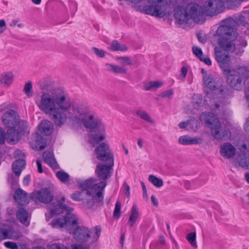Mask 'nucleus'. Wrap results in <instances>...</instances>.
Here are the masks:
<instances>
[{
  "instance_id": "nucleus-63",
  "label": "nucleus",
  "mask_w": 249,
  "mask_h": 249,
  "mask_svg": "<svg viewBox=\"0 0 249 249\" xmlns=\"http://www.w3.org/2000/svg\"><path fill=\"white\" fill-rule=\"evenodd\" d=\"M187 69L185 67H183L181 69V74L183 76V77L184 78L185 77L186 74H187Z\"/></svg>"
},
{
  "instance_id": "nucleus-15",
  "label": "nucleus",
  "mask_w": 249,
  "mask_h": 249,
  "mask_svg": "<svg viewBox=\"0 0 249 249\" xmlns=\"http://www.w3.org/2000/svg\"><path fill=\"white\" fill-rule=\"evenodd\" d=\"M14 155L16 160L12 164V170L15 175L19 177L22 170L25 167V155L21 150H17L14 152Z\"/></svg>"
},
{
  "instance_id": "nucleus-58",
  "label": "nucleus",
  "mask_w": 249,
  "mask_h": 249,
  "mask_svg": "<svg viewBox=\"0 0 249 249\" xmlns=\"http://www.w3.org/2000/svg\"><path fill=\"white\" fill-rule=\"evenodd\" d=\"M238 41L239 42L238 45L241 47H246L247 46V42L242 37L239 38L238 39Z\"/></svg>"
},
{
  "instance_id": "nucleus-21",
  "label": "nucleus",
  "mask_w": 249,
  "mask_h": 249,
  "mask_svg": "<svg viewBox=\"0 0 249 249\" xmlns=\"http://www.w3.org/2000/svg\"><path fill=\"white\" fill-rule=\"evenodd\" d=\"M201 137H192L189 135L180 136L178 138V143L182 145H192L199 144L202 142Z\"/></svg>"
},
{
  "instance_id": "nucleus-17",
  "label": "nucleus",
  "mask_w": 249,
  "mask_h": 249,
  "mask_svg": "<svg viewBox=\"0 0 249 249\" xmlns=\"http://www.w3.org/2000/svg\"><path fill=\"white\" fill-rule=\"evenodd\" d=\"M215 58L223 72L231 69L229 63L231 60L229 54L223 53L219 49L215 47L214 49Z\"/></svg>"
},
{
  "instance_id": "nucleus-36",
  "label": "nucleus",
  "mask_w": 249,
  "mask_h": 249,
  "mask_svg": "<svg viewBox=\"0 0 249 249\" xmlns=\"http://www.w3.org/2000/svg\"><path fill=\"white\" fill-rule=\"evenodd\" d=\"M51 86V82L49 79H45L39 82V88L42 91L52 90Z\"/></svg>"
},
{
  "instance_id": "nucleus-46",
  "label": "nucleus",
  "mask_w": 249,
  "mask_h": 249,
  "mask_svg": "<svg viewBox=\"0 0 249 249\" xmlns=\"http://www.w3.org/2000/svg\"><path fill=\"white\" fill-rule=\"evenodd\" d=\"M173 90L172 89H169L161 92L160 96L163 98L171 99L173 97Z\"/></svg>"
},
{
  "instance_id": "nucleus-54",
  "label": "nucleus",
  "mask_w": 249,
  "mask_h": 249,
  "mask_svg": "<svg viewBox=\"0 0 249 249\" xmlns=\"http://www.w3.org/2000/svg\"><path fill=\"white\" fill-rule=\"evenodd\" d=\"M123 187L125 190L124 193L125 196L129 197L130 196V187L129 185L126 182H124L123 184Z\"/></svg>"
},
{
  "instance_id": "nucleus-45",
  "label": "nucleus",
  "mask_w": 249,
  "mask_h": 249,
  "mask_svg": "<svg viewBox=\"0 0 249 249\" xmlns=\"http://www.w3.org/2000/svg\"><path fill=\"white\" fill-rule=\"evenodd\" d=\"M92 138L95 142L98 144L100 142L103 141L105 139V136L103 134L99 135L97 133H94L92 135Z\"/></svg>"
},
{
  "instance_id": "nucleus-10",
  "label": "nucleus",
  "mask_w": 249,
  "mask_h": 249,
  "mask_svg": "<svg viewBox=\"0 0 249 249\" xmlns=\"http://www.w3.org/2000/svg\"><path fill=\"white\" fill-rule=\"evenodd\" d=\"M150 5H145L140 11L146 15L159 18H163L165 15L167 3L163 0H149Z\"/></svg>"
},
{
  "instance_id": "nucleus-25",
  "label": "nucleus",
  "mask_w": 249,
  "mask_h": 249,
  "mask_svg": "<svg viewBox=\"0 0 249 249\" xmlns=\"http://www.w3.org/2000/svg\"><path fill=\"white\" fill-rule=\"evenodd\" d=\"M53 130V125L50 121L45 120L41 122L39 130L41 133L49 136L52 133Z\"/></svg>"
},
{
  "instance_id": "nucleus-9",
  "label": "nucleus",
  "mask_w": 249,
  "mask_h": 249,
  "mask_svg": "<svg viewBox=\"0 0 249 249\" xmlns=\"http://www.w3.org/2000/svg\"><path fill=\"white\" fill-rule=\"evenodd\" d=\"M4 125L9 128H14L19 124V129L21 132L29 133L28 123L24 121H19V117L14 110L9 109L5 112L1 118Z\"/></svg>"
},
{
  "instance_id": "nucleus-41",
  "label": "nucleus",
  "mask_w": 249,
  "mask_h": 249,
  "mask_svg": "<svg viewBox=\"0 0 249 249\" xmlns=\"http://www.w3.org/2000/svg\"><path fill=\"white\" fill-rule=\"evenodd\" d=\"M116 60L120 61L123 66L132 65V61L128 56H118L116 57Z\"/></svg>"
},
{
  "instance_id": "nucleus-26",
  "label": "nucleus",
  "mask_w": 249,
  "mask_h": 249,
  "mask_svg": "<svg viewBox=\"0 0 249 249\" xmlns=\"http://www.w3.org/2000/svg\"><path fill=\"white\" fill-rule=\"evenodd\" d=\"M105 66L107 71H112L115 73L126 74L127 72V69L124 67L109 63H106Z\"/></svg>"
},
{
  "instance_id": "nucleus-51",
  "label": "nucleus",
  "mask_w": 249,
  "mask_h": 249,
  "mask_svg": "<svg viewBox=\"0 0 249 249\" xmlns=\"http://www.w3.org/2000/svg\"><path fill=\"white\" fill-rule=\"evenodd\" d=\"M4 246L10 249H19L18 245L14 242L11 241H7L4 243Z\"/></svg>"
},
{
  "instance_id": "nucleus-39",
  "label": "nucleus",
  "mask_w": 249,
  "mask_h": 249,
  "mask_svg": "<svg viewBox=\"0 0 249 249\" xmlns=\"http://www.w3.org/2000/svg\"><path fill=\"white\" fill-rule=\"evenodd\" d=\"M186 239L193 247L197 248L196 233L195 231L188 233L186 236Z\"/></svg>"
},
{
  "instance_id": "nucleus-28",
  "label": "nucleus",
  "mask_w": 249,
  "mask_h": 249,
  "mask_svg": "<svg viewBox=\"0 0 249 249\" xmlns=\"http://www.w3.org/2000/svg\"><path fill=\"white\" fill-rule=\"evenodd\" d=\"M139 213L136 205H133L132 207L131 213L128 219V223L130 227H132L138 220Z\"/></svg>"
},
{
  "instance_id": "nucleus-12",
  "label": "nucleus",
  "mask_w": 249,
  "mask_h": 249,
  "mask_svg": "<svg viewBox=\"0 0 249 249\" xmlns=\"http://www.w3.org/2000/svg\"><path fill=\"white\" fill-rule=\"evenodd\" d=\"M72 104L70 100V106L66 109H63L60 107H57L49 112L50 118L56 126L61 127L69 119L70 120V112L72 107Z\"/></svg>"
},
{
  "instance_id": "nucleus-53",
  "label": "nucleus",
  "mask_w": 249,
  "mask_h": 249,
  "mask_svg": "<svg viewBox=\"0 0 249 249\" xmlns=\"http://www.w3.org/2000/svg\"><path fill=\"white\" fill-rule=\"evenodd\" d=\"M6 29V23L4 20H0V34H2L4 32Z\"/></svg>"
},
{
  "instance_id": "nucleus-57",
  "label": "nucleus",
  "mask_w": 249,
  "mask_h": 249,
  "mask_svg": "<svg viewBox=\"0 0 249 249\" xmlns=\"http://www.w3.org/2000/svg\"><path fill=\"white\" fill-rule=\"evenodd\" d=\"M199 59L201 61L204 62L206 65L208 66H210L212 64V62L209 57L203 58L202 56H201Z\"/></svg>"
},
{
  "instance_id": "nucleus-19",
  "label": "nucleus",
  "mask_w": 249,
  "mask_h": 249,
  "mask_svg": "<svg viewBox=\"0 0 249 249\" xmlns=\"http://www.w3.org/2000/svg\"><path fill=\"white\" fill-rule=\"evenodd\" d=\"M236 153V149L229 142L224 143L220 147V155L227 159L233 157Z\"/></svg>"
},
{
  "instance_id": "nucleus-62",
  "label": "nucleus",
  "mask_w": 249,
  "mask_h": 249,
  "mask_svg": "<svg viewBox=\"0 0 249 249\" xmlns=\"http://www.w3.org/2000/svg\"><path fill=\"white\" fill-rule=\"evenodd\" d=\"M151 199L154 205L156 206L158 205V200L154 195H152Z\"/></svg>"
},
{
  "instance_id": "nucleus-13",
  "label": "nucleus",
  "mask_w": 249,
  "mask_h": 249,
  "mask_svg": "<svg viewBox=\"0 0 249 249\" xmlns=\"http://www.w3.org/2000/svg\"><path fill=\"white\" fill-rule=\"evenodd\" d=\"M56 203L53 202L49 205L50 210L49 214H46V219L49 221L51 217L55 215H58L63 213L64 211L71 212L73 208L64 204L65 201V197L62 196L56 197Z\"/></svg>"
},
{
  "instance_id": "nucleus-33",
  "label": "nucleus",
  "mask_w": 249,
  "mask_h": 249,
  "mask_svg": "<svg viewBox=\"0 0 249 249\" xmlns=\"http://www.w3.org/2000/svg\"><path fill=\"white\" fill-rule=\"evenodd\" d=\"M205 100L201 94H196L194 96L193 106L195 108H199L205 104Z\"/></svg>"
},
{
  "instance_id": "nucleus-18",
  "label": "nucleus",
  "mask_w": 249,
  "mask_h": 249,
  "mask_svg": "<svg viewBox=\"0 0 249 249\" xmlns=\"http://www.w3.org/2000/svg\"><path fill=\"white\" fill-rule=\"evenodd\" d=\"M31 198L37 199L42 203H48L53 199L54 196L49 188H43L37 193H33Z\"/></svg>"
},
{
  "instance_id": "nucleus-1",
  "label": "nucleus",
  "mask_w": 249,
  "mask_h": 249,
  "mask_svg": "<svg viewBox=\"0 0 249 249\" xmlns=\"http://www.w3.org/2000/svg\"><path fill=\"white\" fill-rule=\"evenodd\" d=\"M224 3L221 0H210L206 1L203 7L197 4H188L185 8L177 6L174 9V17L179 24H188L192 20L199 23L204 13L213 16L223 12Z\"/></svg>"
},
{
  "instance_id": "nucleus-2",
  "label": "nucleus",
  "mask_w": 249,
  "mask_h": 249,
  "mask_svg": "<svg viewBox=\"0 0 249 249\" xmlns=\"http://www.w3.org/2000/svg\"><path fill=\"white\" fill-rule=\"evenodd\" d=\"M240 25L249 29V23L245 20V17L241 15L234 18H229L221 21L216 31V36L218 37L217 44L223 51L228 53L235 51V41L238 36L235 27Z\"/></svg>"
},
{
  "instance_id": "nucleus-52",
  "label": "nucleus",
  "mask_w": 249,
  "mask_h": 249,
  "mask_svg": "<svg viewBox=\"0 0 249 249\" xmlns=\"http://www.w3.org/2000/svg\"><path fill=\"white\" fill-rule=\"evenodd\" d=\"M8 231L6 229H2L0 230V241L7 238Z\"/></svg>"
},
{
  "instance_id": "nucleus-30",
  "label": "nucleus",
  "mask_w": 249,
  "mask_h": 249,
  "mask_svg": "<svg viewBox=\"0 0 249 249\" xmlns=\"http://www.w3.org/2000/svg\"><path fill=\"white\" fill-rule=\"evenodd\" d=\"M203 82L205 87L211 91H213L217 88L218 84L212 75L210 76L208 79L204 80Z\"/></svg>"
},
{
  "instance_id": "nucleus-60",
  "label": "nucleus",
  "mask_w": 249,
  "mask_h": 249,
  "mask_svg": "<svg viewBox=\"0 0 249 249\" xmlns=\"http://www.w3.org/2000/svg\"><path fill=\"white\" fill-rule=\"evenodd\" d=\"M239 165L242 167H246L247 169H249V165L247 163L246 160L240 161L239 162Z\"/></svg>"
},
{
  "instance_id": "nucleus-37",
  "label": "nucleus",
  "mask_w": 249,
  "mask_h": 249,
  "mask_svg": "<svg viewBox=\"0 0 249 249\" xmlns=\"http://www.w3.org/2000/svg\"><path fill=\"white\" fill-rule=\"evenodd\" d=\"M94 181L92 178H89L81 182L80 184V187L83 189V190H88L90 191V188L94 185H92Z\"/></svg>"
},
{
  "instance_id": "nucleus-11",
  "label": "nucleus",
  "mask_w": 249,
  "mask_h": 249,
  "mask_svg": "<svg viewBox=\"0 0 249 249\" xmlns=\"http://www.w3.org/2000/svg\"><path fill=\"white\" fill-rule=\"evenodd\" d=\"M77 223V219L75 215L68 213L63 217H59L53 220L50 224L53 228H65L69 233H71V227L74 228Z\"/></svg>"
},
{
  "instance_id": "nucleus-40",
  "label": "nucleus",
  "mask_w": 249,
  "mask_h": 249,
  "mask_svg": "<svg viewBox=\"0 0 249 249\" xmlns=\"http://www.w3.org/2000/svg\"><path fill=\"white\" fill-rule=\"evenodd\" d=\"M23 91L28 97H31L33 95V87L31 81L27 82L24 87Z\"/></svg>"
},
{
  "instance_id": "nucleus-23",
  "label": "nucleus",
  "mask_w": 249,
  "mask_h": 249,
  "mask_svg": "<svg viewBox=\"0 0 249 249\" xmlns=\"http://www.w3.org/2000/svg\"><path fill=\"white\" fill-rule=\"evenodd\" d=\"M20 140L19 133L16 129L10 128L7 131L6 140L10 143L15 144Z\"/></svg>"
},
{
  "instance_id": "nucleus-14",
  "label": "nucleus",
  "mask_w": 249,
  "mask_h": 249,
  "mask_svg": "<svg viewBox=\"0 0 249 249\" xmlns=\"http://www.w3.org/2000/svg\"><path fill=\"white\" fill-rule=\"evenodd\" d=\"M97 158L101 161H114V155L109 150L108 144L102 142L95 149Z\"/></svg>"
},
{
  "instance_id": "nucleus-3",
  "label": "nucleus",
  "mask_w": 249,
  "mask_h": 249,
  "mask_svg": "<svg viewBox=\"0 0 249 249\" xmlns=\"http://www.w3.org/2000/svg\"><path fill=\"white\" fill-rule=\"evenodd\" d=\"M40 110L49 113L57 107L66 109L70 106L68 95L60 88H53L48 91H42L35 99Z\"/></svg>"
},
{
  "instance_id": "nucleus-34",
  "label": "nucleus",
  "mask_w": 249,
  "mask_h": 249,
  "mask_svg": "<svg viewBox=\"0 0 249 249\" xmlns=\"http://www.w3.org/2000/svg\"><path fill=\"white\" fill-rule=\"evenodd\" d=\"M148 180L154 186L157 188H160L163 186V182L161 178H157L154 175H149L148 177Z\"/></svg>"
},
{
  "instance_id": "nucleus-29",
  "label": "nucleus",
  "mask_w": 249,
  "mask_h": 249,
  "mask_svg": "<svg viewBox=\"0 0 249 249\" xmlns=\"http://www.w3.org/2000/svg\"><path fill=\"white\" fill-rule=\"evenodd\" d=\"M35 148L37 150L43 149L46 146V140L38 133H36Z\"/></svg>"
},
{
  "instance_id": "nucleus-7",
  "label": "nucleus",
  "mask_w": 249,
  "mask_h": 249,
  "mask_svg": "<svg viewBox=\"0 0 249 249\" xmlns=\"http://www.w3.org/2000/svg\"><path fill=\"white\" fill-rule=\"evenodd\" d=\"M223 74L227 76L229 86L239 90L242 88V81L249 77V70L246 67H240L236 69L226 70Z\"/></svg>"
},
{
  "instance_id": "nucleus-32",
  "label": "nucleus",
  "mask_w": 249,
  "mask_h": 249,
  "mask_svg": "<svg viewBox=\"0 0 249 249\" xmlns=\"http://www.w3.org/2000/svg\"><path fill=\"white\" fill-rule=\"evenodd\" d=\"M136 113L137 115L140 117L142 119L152 124H154V121L151 118L150 116L146 111L139 110L136 112Z\"/></svg>"
},
{
  "instance_id": "nucleus-55",
  "label": "nucleus",
  "mask_w": 249,
  "mask_h": 249,
  "mask_svg": "<svg viewBox=\"0 0 249 249\" xmlns=\"http://www.w3.org/2000/svg\"><path fill=\"white\" fill-rule=\"evenodd\" d=\"M36 164L37 166V171L39 173H42L43 172L42 166V162L41 160L37 159L36 160Z\"/></svg>"
},
{
  "instance_id": "nucleus-43",
  "label": "nucleus",
  "mask_w": 249,
  "mask_h": 249,
  "mask_svg": "<svg viewBox=\"0 0 249 249\" xmlns=\"http://www.w3.org/2000/svg\"><path fill=\"white\" fill-rule=\"evenodd\" d=\"M191 122H195V123H196V124L197 123V120H196V119L195 118L192 117V118H191L190 119L188 120L186 122H180L178 124V126L180 128H185L187 126L190 125L191 124Z\"/></svg>"
},
{
  "instance_id": "nucleus-49",
  "label": "nucleus",
  "mask_w": 249,
  "mask_h": 249,
  "mask_svg": "<svg viewBox=\"0 0 249 249\" xmlns=\"http://www.w3.org/2000/svg\"><path fill=\"white\" fill-rule=\"evenodd\" d=\"M7 134L5 130L0 127V144H3L6 140Z\"/></svg>"
},
{
  "instance_id": "nucleus-44",
  "label": "nucleus",
  "mask_w": 249,
  "mask_h": 249,
  "mask_svg": "<svg viewBox=\"0 0 249 249\" xmlns=\"http://www.w3.org/2000/svg\"><path fill=\"white\" fill-rule=\"evenodd\" d=\"M71 249H90V245L89 244H85L84 245L75 243L71 245Z\"/></svg>"
},
{
  "instance_id": "nucleus-31",
  "label": "nucleus",
  "mask_w": 249,
  "mask_h": 249,
  "mask_svg": "<svg viewBox=\"0 0 249 249\" xmlns=\"http://www.w3.org/2000/svg\"><path fill=\"white\" fill-rule=\"evenodd\" d=\"M17 217L21 223L25 224L28 219V213L24 209L20 208L17 212Z\"/></svg>"
},
{
  "instance_id": "nucleus-64",
  "label": "nucleus",
  "mask_w": 249,
  "mask_h": 249,
  "mask_svg": "<svg viewBox=\"0 0 249 249\" xmlns=\"http://www.w3.org/2000/svg\"><path fill=\"white\" fill-rule=\"evenodd\" d=\"M244 130L245 132L249 135V120L244 125Z\"/></svg>"
},
{
  "instance_id": "nucleus-27",
  "label": "nucleus",
  "mask_w": 249,
  "mask_h": 249,
  "mask_svg": "<svg viewBox=\"0 0 249 249\" xmlns=\"http://www.w3.org/2000/svg\"><path fill=\"white\" fill-rule=\"evenodd\" d=\"M108 49L112 51L125 52L128 50L127 46L119 42L117 40H113Z\"/></svg>"
},
{
  "instance_id": "nucleus-5",
  "label": "nucleus",
  "mask_w": 249,
  "mask_h": 249,
  "mask_svg": "<svg viewBox=\"0 0 249 249\" xmlns=\"http://www.w3.org/2000/svg\"><path fill=\"white\" fill-rule=\"evenodd\" d=\"M107 184L104 181L100 182L90 188V191L82 190L72 193L71 197L77 201H82L83 206L87 209L91 208L94 202H101L104 199V190Z\"/></svg>"
},
{
  "instance_id": "nucleus-35",
  "label": "nucleus",
  "mask_w": 249,
  "mask_h": 249,
  "mask_svg": "<svg viewBox=\"0 0 249 249\" xmlns=\"http://www.w3.org/2000/svg\"><path fill=\"white\" fill-rule=\"evenodd\" d=\"M163 83L162 81H152L149 82L144 86V89L146 90H150L153 89H157L161 86H162Z\"/></svg>"
},
{
  "instance_id": "nucleus-56",
  "label": "nucleus",
  "mask_w": 249,
  "mask_h": 249,
  "mask_svg": "<svg viewBox=\"0 0 249 249\" xmlns=\"http://www.w3.org/2000/svg\"><path fill=\"white\" fill-rule=\"evenodd\" d=\"M197 39L198 40V41L203 43V44H205L206 42V38L205 37V36H203L201 34H197Z\"/></svg>"
},
{
  "instance_id": "nucleus-61",
  "label": "nucleus",
  "mask_w": 249,
  "mask_h": 249,
  "mask_svg": "<svg viewBox=\"0 0 249 249\" xmlns=\"http://www.w3.org/2000/svg\"><path fill=\"white\" fill-rule=\"evenodd\" d=\"M30 181V177L29 175L26 176L23 179V184L25 185H29Z\"/></svg>"
},
{
  "instance_id": "nucleus-48",
  "label": "nucleus",
  "mask_w": 249,
  "mask_h": 249,
  "mask_svg": "<svg viewBox=\"0 0 249 249\" xmlns=\"http://www.w3.org/2000/svg\"><path fill=\"white\" fill-rule=\"evenodd\" d=\"M92 50L94 53L99 57L103 58L105 56V52L101 49H99L96 47H93Z\"/></svg>"
},
{
  "instance_id": "nucleus-59",
  "label": "nucleus",
  "mask_w": 249,
  "mask_h": 249,
  "mask_svg": "<svg viewBox=\"0 0 249 249\" xmlns=\"http://www.w3.org/2000/svg\"><path fill=\"white\" fill-rule=\"evenodd\" d=\"M201 72L203 74V80L206 79V78L208 79L211 75L210 74H208L203 69L201 70Z\"/></svg>"
},
{
  "instance_id": "nucleus-38",
  "label": "nucleus",
  "mask_w": 249,
  "mask_h": 249,
  "mask_svg": "<svg viewBox=\"0 0 249 249\" xmlns=\"http://www.w3.org/2000/svg\"><path fill=\"white\" fill-rule=\"evenodd\" d=\"M56 176L63 183H67L70 180L69 175L63 171H59L56 172Z\"/></svg>"
},
{
  "instance_id": "nucleus-42",
  "label": "nucleus",
  "mask_w": 249,
  "mask_h": 249,
  "mask_svg": "<svg viewBox=\"0 0 249 249\" xmlns=\"http://www.w3.org/2000/svg\"><path fill=\"white\" fill-rule=\"evenodd\" d=\"M121 205L120 202L118 200L115 204V209L113 212V217L118 219L120 216Z\"/></svg>"
},
{
  "instance_id": "nucleus-6",
  "label": "nucleus",
  "mask_w": 249,
  "mask_h": 249,
  "mask_svg": "<svg viewBox=\"0 0 249 249\" xmlns=\"http://www.w3.org/2000/svg\"><path fill=\"white\" fill-rule=\"evenodd\" d=\"M200 120L211 129L212 135L215 139L227 140L230 138L231 132L227 130L222 131L221 123L213 113L203 112L200 116Z\"/></svg>"
},
{
  "instance_id": "nucleus-16",
  "label": "nucleus",
  "mask_w": 249,
  "mask_h": 249,
  "mask_svg": "<svg viewBox=\"0 0 249 249\" xmlns=\"http://www.w3.org/2000/svg\"><path fill=\"white\" fill-rule=\"evenodd\" d=\"M108 165L98 163L95 173L98 177L102 180H106L109 178L112 175V167L114 166V161H106Z\"/></svg>"
},
{
  "instance_id": "nucleus-4",
  "label": "nucleus",
  "mask_w": 249,
  "mask_h": 249,
  "mask_svg": "<svg viewBox=\"0 0 249 249\" xmlns=\"http://www.w3.org/2000/svg\"><path fill=\"white\" fill-rule=\"evenodd\" d=\"M70 121L73 125H80L89 129L101 126V121L93 114L90 113L88 106L82 103H73L70 112Z\"/></svg>"
},
{
  "instance_id": "nucleus-20",
  "label": "nucleus",
  "mask_w": 249,
  "mask_h": 249,
  "mask_svg": "<svg viewBox=\"0 0 249 249\" xmlns=\"http://www.w3.org/2000/svg\"><path fill=\"white\" fill-rule=\"evenodd\" d=\"M14 197L16 202L21 206H24L29 202L27 193L20 188L16 190Z\"/></svg>"
},
{
  "instance_id": "nucleus-22",
  "label": "nucleus",
  "mask_w": 249,
  "mask_h": 249,
  "mask_svg": "<svg viewBox=\"0 0 249 249\" xmlns=\"http://www.w3.org/2000/svg\"><path fill=\"white\" fill-rule=\"evenodd\" d=\"M43 157L45 162L50 165L53 169H56L59 168L53 152L45 151L43 153Z\"/></svg>"
},
{
  "instance_id": "nucleus-47",
  "label": "nucleus",
  "mask_w": 249,
  "mask_h": 249,
  "mask_svg": "<svg viewBox=\"0 0 249 249\" xmlns=\"http://www.w3.org/2000/svg\"><path fill=\"white\" fill-rule=\"evenodd\" d=\"M192 50L194 54L199 59L203 56V52L200 47L197 46H193Z\"/></svg>"
},
{
  "instance_id": "nucleus-24",
  "label": "nucleus",
  "mask_w": 249,
  "mask_h": 249,
  "mask_svg": "<svg viewBox=\"0 0 249 249\" xmlns=\"http://www.w3.org/2000/svg\"><path fill=\"white\" fill-rule=\"evenodd\" d=\"M14 75L12 72L7 71L0 75V85L9 87L13 82Z\"/></svg>"
},
{
  "instance_id": "nucleus-50",
  "label": "nucleus",
  "mask_w": 249,
  "mask_h": 249,
  "mask_svg": "<svg viewBox=\"0 0 249 249\" xmlns=\"http://www.w3.org/2000/svg\"><path fill=\"white\" fill-rule=\"evenodd\" d=\"M49 249H68V248L63 244L53 243L49 247Z\"/></svg>"
},
{
  "instance_id": "nucleus-8",
  "label": "nucleus",
  "mask_w": 249,
  "mask_h": 249,
  "mask_svg": "<svg viewBox=\"0 0 249 249\" xmlns=\"http://www.w3.org/2000/svg\"><path fill=\"white\" fill-rule=\"evenodd\" d=\"M71 232L73 237L77 241L80 243H85L89 241L91 237V232H94L92 236V243L96 242L99 238L101 229L100 226H96L92 228L91 231L88 228L84 226H79L78 223L75 224L74 228L71 227Z\"/></svg>"
}]
</instances>
